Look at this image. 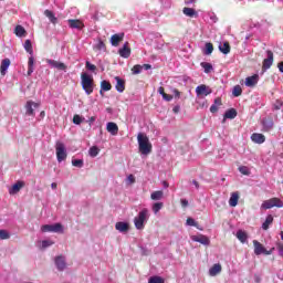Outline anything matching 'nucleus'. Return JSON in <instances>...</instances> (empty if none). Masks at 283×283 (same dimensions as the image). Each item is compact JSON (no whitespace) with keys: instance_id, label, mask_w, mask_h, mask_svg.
Instances as JSON below:
<instances>
[{"instance_id":"f257e3e1","label":"nucleus","mask_w":283,"mask_h":283,"mask_svg":"<svg viewBox=\"0 0 283 283\" xmlns=\"http://www.w3.org/2000/svg\"><path fill=\"white\" fill-rule=\"evenodd\" d=\"M137 142L139 147V154H142L143 156H148V154H151L153 146L147 135L139 133L137 135Z\"/></svg>"},{"instance_id":"f03ea898","label":"nucleus","mask_w":283,"mask_h":283,"mask_svg":"<svg viewBox=\"0 0 283 283\" xmlns=\"http://www.w3.org/2000/svg\"><path fill=\"white\" fill-rule=\"evenodd\" d=\"M149 216H150L149 209L144 208L134 218V224H135V229H137V231H143V229H145L146 222H149Z\"/></svg>"},{"instance_id":"7ed1b4c3","label":"nucleus","mask_w":283,"mask_h":283,"mask_svg":"<svg viewBox=\"0 0 283 283\" xmlns=\"http://www.w3.org/2000/svg\"><path fill=\"white\" fill-rule=\"evenodd\" d=\"M23 48L25 50V52H28V54H30L29 56V61H28V76H32V74H34V50L32 49V41L31 40H25Z\"/></svg>"},{"instance_id":"20e7f679","label":"nucleus","mask_w":283,"mask_h":283,"mask_svg":"<svg viewBox=\"0 0 283 283\" xmlns=\"http://www.w3.org/2000/svg\"><path fill=\"white\" fill-rule=\"evenodd\" d=\"M81 85L87 96L94 93V78L92 77V75L87 73H82Z\"/></svg>"},{"instance_id":"39448f33","label":"nucleus","mask_w":283,"mask_h":283,"mask_svg":"<svg viewBox=\"0 0 283 283\" xmlns=\"http://www.w3.org/2000/svg\"><path fill=\"white\" fill-rule=\"evenodd\" d=\"M55 154L57 158V163H63L67 158V149L65 148V144L57 142L55 144Z\"/></svg>"},{"instance_id":"423d86ee","label":"nucleus","mask_w":283,"mask_h":283,"mask_svg":"<svg viewBox=\"0 0 283 283\" xmlns=\"http://www.w3.org/2000/svg\"><path fill=\"white\" fill-rule=\"evenodd\" d=\"M42 233H63V224L54 223V224H43L41 227Z\"/></svg>"},{"instance_id":"0eeeda50","label":"nucleus","mask_w":283,"mask_h":283,"mask_svg":"<svg viewBox=\"0 0 283 283\" xmlns=\"http://www.w3.org/2000/svg\"><path fill=\"white\" fill-rule=\"evenodd\" d=\"M254 244V253L255 255H271V250H266V248H264V245H262V243H260V241L254 240L253 241Z\"/></svg>"},{"instance_id":"6e6552de","label":"nucleus","mask_w":283,"mask_h":283,"mask_svg":"<svg viewBox=\"0 0 283 283\" xmlns=\"http://www.w3.org/2000/svg\"><path fill=\"white\" fill-rule=\"evenodd\" d=\"M262 132H271L275 127V123L272 117H263L261 119Z\"/></svg>"},{"instance_id":"1a4fd4ad","label":"nucleus","mask_w":283,"mask_h":283,"mask_svg":"<svg viewBox=\"0 0 283 283\" xmlns=\"http://www.w3.org/2000/svg\"><path fill=\"white\" fill-rule=\"evenodd\" d=\"M195 92H196L197 96H209V94L213 93L211 87H209L205 84L198 85L196 87Z\"/></svg>"},{"instance_id":"9d476101","label":"nucleus","mask_w":283,"mask_h":283,"mask_svg":"<svg viewBox=\"0 0 283 283\" xmlns=\"http://www.w3.org/2000/svg\"><path fill=\"white\" fill-rule=\"evenodd\" d=\"M266 56L268 59L263 60V65H262L263 72H266V70H271V66L273 65V51L268 50Z\"/></svg>"},{"instance_id":"9b49d317","label":"nucleus","mask_w":283,"mask_h":283,"mask_svg":"<svg viewBox=\"0 0 283 283\" xmlns=\"http://www.w3.org/2000/svg\"><path fill=\"white\" fill-rule=\"evenodd\" d=\"M46 63H48V65H50V67L60 70L61 72H67V65H65V63H63V62H59L55 60H46Z\"/></svg>"},{"instance_id":"f8f14e48","label":"nucleus","mask_w":283,"mask_h":283,"mask_svg":"<svg viewBox=\"0 0 283 283\" xmlns=\"http://www.w3.org/2000/svg\"><path fill=\"white\" fill-rule=\"evenodd\" d=\"M118 54L119 56H122V59H129V56H132V49L129 48V42L124 43L123 48L118 50Z\"/></svg>"},{"instance_id":"ddd939ff","label":"nucleus","mask_w":283,"mask_h":283,"mask_svg":"<svg viewBox=\"0 0 283 283\" xmlns=\"http://www.w3.org/2000/svg\"><path fill=\"white\" fill-rule=\"evenodd\" d=\"M54 262H55V266H56L57 271H65V269L67 266L65 256H63V255L55 256Z\"/></svg>"},{"instance_id":"4468645a","label":"nucleus","mask_w":283,"mask_h":283,"mask_svg":"<svg viewBox=\"0 0 283 283\" xmlns=\"http://www.w3.org/2000/svg\"><path fill=\"white\" fill-rule=\"evenodd\" d=\"M24 107L27 116H35L34 108L36 109V107H39V104L34 103L33 101H28Z\"/></svg>"},{"instance_id":"2eb2a0df","label":"nucleus","mask_w":283,"mask_h":283,"mask_svg":"<svg viewBox=\"0 0 283 283\" xmlns=\"http://www.w3.org/2000/svg\"><path fill=\"white\" fill-rule=\"evenodd\" d=\"M93 50L94 52H99V54H102V52H107V46L105 45L103 39L98 38L96 40V43L93 44Z\"/></svg>"},{"instance_id":"dca6fc26","label":"nucleus","mask_w":283,"mask_h":283,"mask_svg":"<svg viewBox=\"0 0 283 283\" xmlns=\"http://www.w3.org/2000/svg\"><path fill=\"white\" fill-rule=\"evenodd\" d=\"M191 240L192 242H199V244H203V247H209V244H211V241L205 234L192 235Z\"/></svg>"},{"instance_id":"f3484780","label":"nucleus","mask_w":283,"mask_h":283,"mask_svg":"<svg viewBox=\"0 0 283 283\" xmlns=\"http://www.w3.org/2000/svg\"><path fill=\"white\" fill-rule=\"evenodd\" d=\"M25 187V181H17L15 184L12 185L11 189L9 190L10 196H14L15 193H19L21 189Z\"/></svg>"},{"instance_id":"a211bd4d","label":"nucleus","mask_w":283,"mask_h":283,"mask_svg":"<svg viewBox=\"0 0 283 283\" xmlns=\"http://www.w3.org/2000/svg\"><path fill=\"white\" fill-rule=\"evenodd\" d=\"M250 138L252 143H255L256 145H262L266 143V137L260 133H253Z\"/></svg>"},{"instance_id":"6ab92c4d","label":"nucleus","mask_w":283,"mask_h":283,"mask_svg":"<svg viewBox=\"0 0 283 283\" xmlns=\"http://www.w3.org/2000/svg\"><path fill=\"white\" fill-rule=\"evenodd\" d=\"M106 132H108L111 136H118V124L114 122H108L106 124Z\"/></svg>"},{"instance_id":"aec40b11","label":"nucleus","mask_w":283,"mask_h":283,"mask_svg":"<svg viewBox=\"0 0 283 283\" xmlns=\"http://www.w3.org/2000/svg\"><path fill=\"white\" fill-rule=\"evenodd\" d=\"M258 81H260V75L258 74L248 76L245 78V87H255V85H258Z\"/></svg>"},{"instance_id":"412c9836","label":"nucleus","mask_w":283,"mask_h":283,"mask_svg":"<svg viewBox=\"0 0 283 283\" xmlns=\"http://www.w3.org/2000/svg\"><path fill=\"white\" fill-rule=\"evenodd\" d=\"M125 39V33H115L111 36V45L113 48H118L119 41H123Z\"/></svg>"},{"instance_id":"4be33fe9","label":"nucleus","mask_w":283,"mask_h":283,"mask_svg":"<svg viewBox=\"0 0 283 283\" xmlns=\"http://www.w3.org/2000/svg\"><path fill=\"white\" fill-rule=\"evenodd\" d=\"M116 231H119V233H127L129 231V223L125 221H118L115 224Z\"/></svg>"},{"instance_id":"5701e85b","label":"nucleus","mask_w":283,"mask_h":283,"mask_svg":"<svg viewBox=\"0 0 283 283\" xmlns=\"http://www.w3.org/2000/svg\"><path fill=\"white\" fill-rule=\"evenodd\" d=\"M115 88L119 94H123L125 92V80L120 78V76H115Z\"/></svg>"},{"instance_id":"b1692460","label":"nucleus","mask_w":283,"mask_h":283,"mask_svg":"<svg viewBox=\"0 0 283 283\" xmlns=\"http://www.w3.org/2000/svg\"><path fill=\"white\" fill-rule=\"evenodd\" d=\"M69 28H71V30H83V28H85V25L83 23H81L80 20H69Z\"/></svg>"},{"instance_id":"393cba45","label":"nucleus","mask_w":283,"mask_h":283,"mask_svg":"<svg viewBox=\"0 0 283 283\" xmlns=\"http://www.w3.org/2000/svg\"><path fill=\"white\" fill-rule=\"evenodd\" d=\"M218 273H222V265L220 263H216L214 265H212V268L209 269V275L211 277H216Z\"/></svg>"},{"instance_id":"a878e982","label":"nucleus","mask_w":283,"mask_h":283,"mask_svg":"<svg viewBox=\"0 0 283 283\" xmlns=\"http://www.w3.org/2000/svg\"><path fill=\"white\" fill-rule=\"evenodd\" d=\"M44 17H48L49 21L53 25H56L59 23V18H56V15H54V12H52V11H50L48 9L44 11Z\"/></svg>"},{"instance_id":"bb28decb","label":"nucleus","mask_w":283,"mask_h":283,"mask_svg":"<svg viewBox=\"0 0 283 283\" xmlns=\"http://www.w3.org/2000/svg\"><path fill=\"white\" fill-rule=\"evenodd\" d=\"M9 67H10V59L2 60V62L0 64V72H1L2 76H6Z\"/></svg>"},{"instance_id":"cd10ccee","label":"nucleus","mask_w":283,"mask_h":283,"mask_svg":"<svg viewBox=\"0 0 283 283\" xmlns=\"http://www.w3.org/2000/svg\"><path fill=\"white\" fill-rule=\"evenodd\" d=\"M182 12L186 17H190L191 19H193V17L198 18V11H196V9H193V8L186 7L182 9Z\"/></svg>"},{"instance_id":"c85d7f7f","label":"nucleus","mask_w":283,"mask_h":283,"mask_svg":"<svg viewBox=\"0 0 283 283\" xmlns=\"http://www.w3.org/2000/svg\"><path fill=\"white\" fill-rule=\"evenodd\" d=\"M222 105V98L216 97L213 104L210 106L211 114L218 113V107Z\"/></svg>"},{"instance_id":"c756f323","label":"nucleus","mask_w":283,"mask_h":283,"mask_svg":"<svg viewBox=\"0 0 283 283\" xmlns=\"http://www.w3.org/2000/svg\"><path fill=\"white\" fill-rule=\"evenodd\" d=\"M271 224H273V214H268L261 228L263 231H269V227H271Z\"/></svg>"},{"instance_id":"7c9ffc66","label":"nucleus","mask_w":283,"mask_h":283,"mask_svg":"<svg viewBox=\"0 0 283 283\" xmlns=\"http://www.w3.org/2000/svg\"><path fill=\"white\" fill-rule=\"evenodd\" d=\"M238 200H240V193L238 192H232L231 197L229 199V205L231 207H238Z\"/></svg>"},{"instance_id":"2f4dec72","label":"nucleus","mask_w":283,"mask_h":283,"mask_svg":"<svg viewBox=\"0 0 283 283\" xmlns=\"http://www.w3.org/2000/svg\"><path fill=\"white\" fill-rule=\"evenodd\" d=\"M238 116V111L235 108H230L226 111L223 118H229L230 120H233Z\"/></svg>"},{"instance_id":"473e14b6","label":"nucleus","mask_w":283,"mask_h":283,"mask_svg":"<svg viewBox=\"0 0 283 283\" xmlns=\"http://www.w3.org/2000/svg\"><path fill=\"white\" fill-rule=\"evenodd\" d=\"M205 74H211L213 72V64L209 62H201L200 63Z\"/></svg>"},{"instance_id":"72a5a7b5","label":"nucleus","mask_w":283,"mask_h":283,"mask_svg":"<svg viewBox=\"0 0 283 283\" xmlns=\"http://www.w3.org/2000/svg\"><path fill=\"white\" fill-rule=\"evenodd\" d=\"M237 238L242 244L247 243V240H249V235L243 230L237 232Z\"/></svg>"},{"instance_id":"f704fd0d","label":"nucleus","mask_w":283,"mask_h":283,"mask_svg":"<svg viewBox=\"0 0 283 283\" xmlns=\"http://www.w3.org/2000/svg\"><path fill=\"white\" fill-rule=\"evenodd\" d=\"M219 52H221L222 54H229V52H231V45H229V42L219 44Z\"/></svg>"},{"instance_id":"c9c22d12","label":"nucleus","mask_w":283,"mask_h":283,"mask_svg":"<svg viewBox=\"0 0 283 283\" xmlns=\"http://www.w3.org/2000/svg\"><path fill=\"white\" fill-rule=\"evenodd\" d=\"M15 36H19L20 39L22 36H25V28H23L21 24H18L14 29Z\"/></svg>"},{"instance_id":"e433bc0d","label":"nucleus","mask_w":283,"mask_h":283,"mask_svg":"<svg viewBox=\"0 0 283 283\" xmlns=\"http://www.w3.org/2000/svg\"><path fill=\"white\" fill-rule=\"evenodd\" d=\"M109 90H112V84L105 80L102 81L99 94H103V92H109Z\"/></svg>"},{"instance_id":"4c0bfd02","label":"nucleus","mask_w":283,"mask_h":283,"mask_svg":"<svg viewBox=\"0 0 283 283\" xmlns=\"http://www.w3.org/2000/svg\"><path fill=\"white\" fill-rule=\"evenodd\" d=\"M159 3L163 10H169L174 6V0H159Z\"/></svg>"},{"instance_id":"58836bf2","label":"nucleus","mask_w":283,"mask_h":283,"mask_svg":"<svg viewBox=\"0 0 283 283\" xmlns=\"http://www.w3.org/2000/svg\"><path fill=\"white\" fill-rule=\"evenodd\" d=\"M203 54L206 56L213 54V44L211 42L205 44Z\"/></svg>"},{"instance_id":"ea45409f","label":"nucleus","mask_w":283,"mask_h":283,"mask_svg":"<svg viewBox=\"0 0 283 283\" xmlns=\"http://www.w3.org/2000/svg\"><path fill=\"white\" fill-rule=\"evenodd\" d=\"M164 192L163 190H157L151 192L150 198L151 200H163Z\"/></svg>"},{"instance_id":"a19ab883","label":"nucleus","mask_w":283,"mask_h":283,"mask_svg":"<svg viewBox=\"0 0 283 283\" xmlns=\"http://www.w3.org/2000/svg\"><path fill=\"white\" fill-rule=\"evenodd\" d=\"M232 95L234 96V98H238V96H242V86L235 85L232 88Z\"/></svg>"},{"instance_id":"79ce46f5","label":"nucleus","mask_w":283,"mask_h":283,"mask_svg":"<svg viewBox=\"0 0 283 283\" xmlns=\"http://www.w3.org/2000/svg\"><path fill=\"white\" fill-rule=\"evenodd\" d=\"M88 154H90L91 158H96V156H98V154H101V149H98L97 146H93L90 148Z\"/></svg>"},{"instance_id":"37998d69","label":"nucleus","mask_w":283,"mask_h":283,"mask_svg":"<svg viewBox=\"0 0 283 283\" xmlns=\"http://www.w3.org/2000/svg\"><path fill=\"white\" fill-rule=\"evenodd\" d=\"M148 283H165V279L155 275V276H150L148 280Z\"/></svg>"},{"instance_id":"c03bdc74","label":"nucleus","mask_w":283,"mask_h":283,"mask_svg":"<svg viewBox=\"0 0 283 283\" xmlns=\"http://www.w3.org/2000/svg\"><path fill=\"white\" fill-rule=\"evenodd\" d=\"M239 171L242 174V176H251V169H249L247 166H240Z\"/></svg>"},{"instance_id":"a18cd8bd","label":"nucleus","mask_w":283,"mask_h":283,"mask_svg":"<svg viewBox=\"0 0 283 283\" xmlns=\"http://www.w3.org/2000/svg\"><path fill=\"white\" fill-rule=\"evenodd\" d=\"M272 205L273 207H277V209H282L283 201L280 198H272Z\"/></svg>"},{"instance_id":"49530a36","label":"nucleus","mask_w":283,"mask_h":283,"mask_svg":"<svg viewBox=\"0 0 283 283\" xmlns=\"http://www.w3.org/2000/svg\"><path fill=\"white\" fill-rule=\"evenodd\" d=\"M273 201L270 199V200H265L263 201V203L261 205V209H273Z\"/></svg>"},{"instance_id":"de8ad7c7","label":"nucleus","mask_w":283,"mask_h":283,"mask_svg":"<svg viewBox=\"0 0 283 283\" xmlns=\"http://www.w3.org/2000/svg\"><path fill=\"white\" fill-rule=\"evenodd\" d=\"M163 202H155L153 205V213H158L163 209Z\"/></svg>"},{"instance_id":"09e8293b","label":"nucleus","mask_w":283,"mask_h":283,"mask_svg":"<svg viewBox=\"0 0 283 283\" xmlns=\"http://www.w3.org/2000/svg\"><path fill=\"white\" fill-rule=\"evenodd\" d=\"M73 167H77L78 169H82L84 161L83 159H72Z\"/></svg>"},{"instance_id":"8fccbe9b","label":"nucleus","mask_w":283,"mask_h":283,"mask_svg":"<svg viewBox=\"0 0 283 283\" xmlns=\"http://www.w3.org/2000/svg\"><path fill=\"white\" fill-rule=\"evenodd\" d=\"M83 120H85V118L82 117L81 115H74L73 116V124L74 125H81V123H83Z\"/></svg>"},{"instance_id":"3c124183","label":"nucleus","mask_w":283,"mask_h":283,"mask_svg":"<svg viewBox=\"0 0 283 283\" xmlns=\"http://www.w3.org/2000/svg\"><path fill=\"white\" fill-rule=\"evenodd\" d=\"M0 240H10V232L8 230H0Z\"/></svg>"},{"instance_id":"603ef678","label":"nucleus","mask_w":283,"mask_h":283,"mask_svg":"<svg viewBox=\"0 0 283 283\" xmlns=\"http://www.w3.org/2000/svg\"><path fill=\"white\" fill-rule=\"evenodd\" d=\"M133 74H140L143 72V65L136 64L132 69Z\"/></svg>"},{"instance_id":"864d4df0","label":"nucleus","mask_w":283,"mask_h":283,"mask_svg":"<svg viewBox=\"0 0 283 283\" xmlns=\"http://www.w3.org/2000/svg\"><path fill=\"white\" fill-rule=\"evenodd\" d=\"M85 67L88 70V72H96V65L90 63V61H86Z\"/></svg>"},{"instance_id":"5fc2aeb1","label":"nucleus","mask_w":283,"mask_h":283,"mask_svg":"<svg viewBox=\"0 0 283 283\" xmlns=\"http://www.w3.org/2000/svg\"><path fill=\"white\" fill-rule=\"evenodd\" d=\"M186 224L188 227H198V222H196V219H193V218H188L186 221Z\"/></svg>"},{"instance_id":"6e6d98bb","label":"nucleus","mask_w":283,"mask_h":283,"mask_svg":"<svg viewBox=\"0 0 283 283\" xmlns=\"http://www.w3.org/2000/svg\"><path fill=\"white\" fill-rule=\"evenodd\" d=\"M52 244H54L52 240H43L42 249H48V247H52Z\"/></svg>"},{"instance_id":"4d7b16f0","label":"nucleus","mask_w":283,"mask_h":283,"mask_svg":"<svg viewBox=\"0 0 283 283\" xmlns=\"http://www.w3.org/2000/svg\"><path fill=\"white\" fill-rule=\"evenodd\" d=\"M164 98V101H166L167 103L174 101V95H169V94H165L161 96Z\"/></svg>"},{"instance_id":"13d9d810","label":"nucleus","mask_w":283,"mask_h":283,"mask_svg":"<svg viewBox=\"0 0 283 283\" xmlns=\"http://www.w3.org/2000/svg\"><path fill=\"white\" fill-rule=\"evenodd\" d=\"M87 123H88L90 127H92L94 125V123H96V117L95 116L90 117Z\"/></svg>"},{"instance_id":"bf43d9fd","label":"nucleus","mask_w":283,"mask_h":283,"mask_svg":"<svg viewBox=\"0 0 283 283\" xmlns=\"http://www.w3.org/2000/svg\"><path fill=\"white\" fill-rule=\"evenodd\" d=\"M282 102L276 101V103L274 104V109H282Z\"/></svg>"},{"instance_id":"052dcab7","label":"nucleus","mask_w":283,"mask_h":283,"mask_svg":"<svg viewBox=\"0 0 283 283\" xmlns=\"http://www.w3.org/2000/svg\"><path fill=\"white\" fill-rule=\"evenodd\" d=\"M172 93L175 94V98H180V91L174 88Z\"/></svg>"},{"instance_id":"680f3d73","label":"nucleus","mask_w":283,"mask_h":283,"mask_svg":"<svg viewBox=\"0 0 283 283\" xmlns=\"http://www.w3.org/2000/svg\"><path fill=\"white\" fill-rule=\"evenodd\" d=\"M142 255H148V250L145 247H140Z\"/></svg>"},{"instance_id":"e2e57ef3","label":"nucleus","mask_w":283,"mask_h":283,"mask_svg":"<svg viewBox=\"0 0 283 283\" xmlns=\"http://www.w3.org/2000/svg\"><path fill=\"white\" fill-rule=\"evenodd\" d=\"M181 207H189V200L181 199Z\"/></svg>"},{"instance_id":"0e129e2a","label":"nucleus","mask_w":283,"mask_h":283,"mask_svg":"<svg viewBox=\"0 0 283 283\" xmlns=\"http://www.w3.org/2000/svg\"><path fill=\"white\" fill-rule=\"evenodd\" d=\"M142 70H145V71L151 70V64H143Z\"/></svg>"},{"instance_id":"69168bd1","label":"nucleus","mask_w":283,"mask_h":283,"mask_svg":"<svg viewBox=\"0 0 283 283\" xmlns=\"http://www.w3.org/2000/svg\"><path fill=\"white\" fill-rule=\"evenodd\" d=\"M174 114H178L180 112V105H176L172 108Z\"/></svg>"},{"instance_id":"338daca9","label":"nucleus","mask_w":283,"mask_h":283,"mask_svg":"<svg viewBox=\"0 0 283 283\" xmlns=\"http://www.w3.org/2000/svg\"><path fill=\"white\" fill-rule=\"evenodd\" d=\"M279 71L281 72V74H283V62H280L277 64Z\"/></svg>"},{"instance_id":"774afa93","label":"nucleus","mask_w":283,"mask_h":283,"mask_svg":"<svg viewBox=\"0 0 283 283\" xmlns=\"http://www.w3.org/2000/svg\"><path fill=\"white\" fill-rule=\"evenodd\" d=\"M279 255H281V258H283V245L279 247Z\"/></svg>"}]
</instances>
